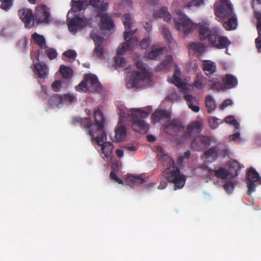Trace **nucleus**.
I'll list each match as a JSON object with an SVG mask.
<instances>
[{"mask_svg": "<svg viewBox=\"0 0 261 261\" xmlns=\"http://www.w3.org/2000/svg\"><path fill=\"white\" fill-rule=\"evenodd\" d=\"M216 16L222 21L228 19L223 22L224 28L228 31L235 29L237 25V19L233 14L232 8L229 0H220L217 1L214 5Z\"/></svg>", "mask_w": 261, "mask_h": 261, "instance_id": "obj_1", "label": "nucleus"}, {"mask_svg": "<svg viewBox=\"0 0 261 261\" xmlns=\"http://www.w3.org/2000/svg\"><path fill=\"white\" fill-rule=\"evenodd\" d=\"M94 120L95 124H92L89 118H86L81 121V126L87 129L88 134L93 137L101 134L102 138L106 137V132L104 131V125L106 120L100 110L97 109L94 112Z\"/></svg>", "mask_w": 261, "mask_h": 261, "instance_id": "obj_2", "label": "nucleus"}, {"mask_svg": "<svg viewBox=\"0 0 261 261\" xmlns=\"http://www.w3.org/2000/svg\"><path fill=\"white\" fill-rule=\"evenodd\" d=\"M136 66L138 69L142 70V72L133 71L132 73L126 82V87L128 88H140L146 86L150 82V76L147 71L145 65L139 61L136 63Z\"/></svg>", "mask_w": 261, "mask_h": 261, "instance_id": "obj_3", "label": "nucleus"}, {"mask_svg": "<svg viewBox=\"0 0 261 261\" xmlns=\"http://www.w3.org/2000/svg\"><path fill=\"white\" fill-rule=\"evenodd\" d=\"M163 175L169 182L174 184V190L181 189L185 186L186 177L180 174L179 169L175 165L166 168Z\"/></svg>", "mask_w": 261, "mask_h": 261, "instance_id": "obj_4", "label": "nucleus"}, {"mask_svg": "<svg viewBox=\"0 0 261 261\" xmlns=\"http://www.w3.org/2000/svg\"><path fill=\"white\" fill-rule=\"evenodd\" d=\"M131 112V119L133 120L132 128L133 130L142 134L147 133L149 129V127L143 119L148 116L149 113L140 110L135 109H132Z\"/></svg>", "mask_w": 261, "mask_h": 261, "instance_id": "obj_5", "label": "nucleus"}, {"mask_svg": "<svg viewBox=\"0 0 261 261\" xmlns=\"http://www.w3.org/2000/svg\"><path fill=\"white\" fill-rule=\"evenodd\" d=\"M100 88L97 77L89 73L84 75L83 80L75 87V89L81 92H94L98 91Z\"/></svg>", "mask_w": 261, "mask_h": 261, "instance_id": "obj_6", "label": "nucleus"}, {"mask_svg": "<svg viewBox=\"0 0 261 261\" xmlns=\"http://www.w3.org/2000/svg\"><path fill=\"white\" fill-rule=\"evenodd\" d=\"M108 7V3H102L96 15L97 17L100 18L99 26L102 31H111L115 26L112 18L106 12Z\"/></svg>", "mask_w": 261, "mask_h": 261, "instance_id": "obj_7", "label": "nucleus"}, {"mask_svg": "<svg viewBox=\"0 0 261 261\" xmlns=\"http://www.w3.org/2000/svg\"><path fill=\"white\" fill-rule=\"evenodd\" d=\"M175 28L179 31L182 32L185 35H188L196 29L194 24L186 15L181 14L174 19Z\"/></svg>", "mask_w": 261, "mask_h": 261, "instance_id": "obj_8", "label": "nucleus"}, {"mask_svg": "<svg viewBox=\"0 0 261 261\" xmlns=\"http://www.w3.org/2000/svg\"><path fill=\"white\" fill-rule=\"evenodd\" d=\"M246 182L248 188L247 194L251 196L256 187L261 184V177L254 168L251 167L248 170Z\"/></svg>", "mask_w": 261, "mask_h": 261, "instance_id": "obj_9", "label": "nucleus"}, {"mask_svg": "<svg viewBox=\"0 0 261 261\" xmlns=\"http://www.w3.org/2000/svg\"><path fill=\"white\" fill-rule=\"evenodd\" d=\"M231 42L226 36H222L220 31L217 29L216 32L210 37L209 44L219 49L226 48L228 47Z\"/></svg>", "mask_w": 261, "mask_h": 261, "instance_id": "obj_10", "label": "nucleus"}, {"mask_svg": "<svg viewBox=\"0 0 261 261\" xmlns=\"http://www.w3.org/2000/svg\"><path fill=\"white\" fill-rule=\"evenodd\" d=\"M135 34V32L125 31L124 33V39L125 42L121 43L117 49V54L118 55H123L125 54L126 50H131L134 47V43L136 42L132 38V36Z\"/></svg>", "mask_w": 261, "mask_h": 261, "instance_id": "obj_11", "label": "nucleus"}, {"mask_svg": "<svg viewBox=\"0 0 261 261\" xmlns=\"http://www.w3.org/2000/svg\"><path fill=\"white\" fill-rule=\"evenodd\" d=\"M101 134L97 135L92 137V141L95 140L97 144L101 147L103 153L106 158L111 156L112 153L113 144L110 142H105L107 140V135L105 138H102Z\"/></svg>", "mask_w": 261, "mask_h": 261, "instance_id": "obj_12", "label": "nucleus"}, {"mask_svg": "<svg viewBox=\"0 0 261 261\" xmlns=\"http://www.w3.org/2000/svg\"><path fill=\"white\" fill-rule=\"evenodd\" d=\"M211 144V139L205 136H198L194 138L191 143V148L195 151H201L209 146Z\"/></svg>", "mask_w": 261, "mask_h": 261, "instance_id": "obj_13", "label": "nucleus"}, {"mask_svg": "<svg viewBox=\"0 0 261 261\" xmlns=\"http://www.w3.org/2000/svg\"><path fill=\"white\" fill-rule=\"evenodd\" d=\"M202 129V123L198 121H193L187 126V130L183 135V139L191 138L200 133Z\"/></svg>", "mask_w": 261, "mask_h": 261, "instance_id": "obj_14", "label": "nucleus"}, {"mask_svg": "<svg viewBox=\"0 0 261 261\" xmlns=\"http://www.w3.org/2000/svg\"><path fill=\"white\" fill-rule=\"evenodd\" d=\"M184 125L182 122L178 119H173L170 122L165 125L164 131L166 133L172 135L180 132L184 129Z\"/></svg>", "mask_w": 261, "mask_h": 261, "instance_id": "obj_15", "label": "nucleus"}, {"mask_svg": "<svg viewBox=\"0 0 261 261\" xmlns=\"http://www.w3.org/2000/svg\"><path fill=\"white\" fill-rule=\"evenodd\" d=\"M50 14L46 10V8L44 5H40L37 7L35 14L34 19L38 23L47 22Z\"/></svg>", "mask_w": 261, "mask_h": 261, "instance_id": "obj_16", "label": "nucleus"}, {"mask_svg": "<svg viewBox=\"0 0 261 261\" xmlns=\"http://www.w3.org/2000/svg\"><path fill=\"white\" fill-rule=\"evenodd\" d=\"M196 28L198 29L199 38L201 41L207 40L208 43L210 42V37L215 33L217 29L210 30L206 24H196Z\"/></svg>", "mask_w": 261, "mask_h": 261, "instance_id": "obj_17", "label": "nucleus"}, {"mask_svg": "<svg viewBox=\"0 0 261 261\" xmlns=\"http://www.w3.org/2000/svg\"><path fill=\"white\" fill-rule=\"evenodd\" d=\"M86 25L87 23L83 18L76 17L68 21V30L71 32L75 33L78 30L84 28Z\"/></svg>", "mask_w": 261, "mask_h": 261, "instance_id": "obj_18", "label": "nucleus"}, {"mask_svg": "<svg viewBox=\"0 0 261 261\" xmlns=\"http://www.w3.org/2000/svg\"><path fill=\"white\" fill-rule=\"evenodd\" d=\"M157 151V156L159 161L165 166H172L175 165L174 161L167 154H166L163 150V148L160 146L156 147Z\"/></svg>", "mask_w": 261, "mask_h": 261, "instance_id": "obj_19", "label": "nucleus"}, {"mask_svg": "<svg viewBox=\"0 0 261 261\" xmlns=\"http://www.w3.org/2000/svg\"><path fill=\"white\" fill-rule=\"evenodd\" d=\"M18 15L20 19L25 23V27L29 25L34 19L32 11L28 9H22L18 11Z\"/></svg>", "mask_w": 261, "mask_h": 261, "instance_id": "obj_20", "label": "nucleus"}, {"mask_svg": "<svg viewBox=\"0 0 261 261\" xmlns=\"http://www.w3.org/2000/svg\"><path fill=\"white\" fill-rule=\"evenodd\" d=\"M184 98L190 109L194 112H198L199 111V102L195 97L187 94H184Z\"/></svg>", "mask_w": 261, "mask_h": 261, "instance_id": "obj_21", "label": "nucleus"}, {"mask_svg": "<svg viewBox=\"0 0 261 261\" xmlns=\"http://www.w3.org/2000/svg\"><path fill=\"white\" fill-rule=\"evenodd\" d=\"M170 117V113L165 110H156L152 115V119L156 122H160L163 119L166 121H169Z\"/></svg>", "mask_w": 261, "mask_h": 261, "instance_id": "obj_22", "label": "nucleus"}, {"mask_svg": "<svg viewBox=\"0 0 261 261\" xmlns=\"http://www.w3.org/2000/svg\"><path fill=\"white\" fill-rule=\"evenodd\" d=\"M202 69L205 74L207 75H209L216 72L217 66L215 62L210 60H205L203 61Z\"/></svg>", "mask_w": 261, "mask_h": 261, "instance_id": "obj_23", "label": "nucleus"}, {"mask_svg": "<svg viewBox=\"0 0 261 261\" xmlns=\"http://www.w3.org/2000/svg\"><path fill=\"white\" fill-rule=\"evenodd\" d=\"M224 86L225 90L236 87L238 85V80L233 75L227 74L224 79Z\"/></svg>", "mask_w": 261, "mask_h": 261, "instance_id": "obj_24", "label": "nucleus"}, {"mask_svg": "<svg viewBox=\"0 0 261 261\" xmlns=\"http://www.w3.org/2000/svg\"><path fill=\"white\" fill-rule=\"evenodd\" d=\"M34 68L37 71L38 77L40 79L45 77L48 74V69L47 66L45 64L40 63L34 65Z\"/></svg>", "mask_w": 261, "mask_h": 261, "instance_id": "obj_25", "label": "nucleus"}, {"mask_svg": "<svg viewBox=\"0 0 261 261\" xmlns=\"http://www.w3.org/2000/svg\"><path fill=\"white\" fill-rule=\"evenodd\" d=\"M63 102V96L58 94L52 95L48 100V105L53 108H58Z\"/></svg>", "mask_w": 261, "mask_h": 261, "instance_id": "obj_26", "label": "nucleus"}, {"mask_svg": "<svg viewBox=\"0 0 261 261\" xmlns=\"http://www.w3.org/2000/svg\"><path fill=\"white\" fill-rule=\"evenodd\" d=\"M257 18V29L259 36L255 39V45L259 52H261V13L256 14Z\"/></svg>", "mask_w": 261, "mask_h": 261, "instance_id": "obj_27", "label": "nucleus"}, {"mask_svg": "<svg viewBox=\"0 0 261 261\" xmlns=\"http://www.w3.org/2000/svg\"><path fill=\"white\" fill-rule=\"evenodd\" d=\"M153 16L155 18H163L165 21L167 22L171 20V15L168 12L166 8H162L155 11L153 13Z\"/></svg>", "mask_w": 261, "mask_h": 261, "instance_id": "obj_28", "label": "nucleus"}, {"mask_svg": "<svg viewBox=\"0 0 261 261\" xmlns=\"http://www.w3.org/2000/svg\"><path fill=\"white\" fill-rule=\"evenodd\" d=\"M190 49L194 51V53L198 55L202 54L204 50V45L203 43L199 42H193L189 45Z\"/></svg>", "mask_w": 261, "mask_h": 261, "instance_id": "obj_29", "label": "nucleus"}, {"mask_svg": "<svg viewBox=\"0 0 261 261\" xmlns=\"http://www.w3.org/2000/svg\"><path fill=\"white\" fill-rule=\"evenodd\" d=\"M32 38L40 48L46 47L45 39L43 36L34 33L32 36Z\"/></svg>", "mask_w": 261, "mask_h": 261, "instance_id": "obj_30", "label": "nucleus"}, {"mask_svg": "<svg viewBox=\"0 0 261 261\" xmlns=\"http://www.w3.org/2000/svg\"><path fill=\"white\" fill-rule=\"evenodd\" d=\"M172 60V57L171 55H168L165 59L157 66L155 69L156 71H160L162 69L168 68L170 66Z\"/></svg>", "mask_w": 261, "mask_h": 261, "instance_id": "obj_31", "label": "nucleus"}, {"mask_svg": "<svg viewBox=\"0 0 261 261\" xmlns=\"http://www.w3.org/2000/svg\"><path fill=\"white\" fill-rule=\"evenodd\" d=\"M214 173L215 175L218 178L224 179L228 176V172L226 169L223 167H220L217 170L208 169V173L212 174Z\"/></svg>", "mask_w": 261, "mask_h": 261, "instance_id": "obj_32", "label": "nucleus"}, {"mask_svg": "<svg viewBox=\"0 0 261 261\" xmlns=\"http://www.w3.org/2000/svg\"><path fill=\"white\" fill-rule=\"evenodd\" d=\"M204 154L205 159L212 158L213 160H216L218 157L217 147L215 146L210 148L204 152Z\"/></svg>", "mask_w": 261, "mask_h": 261, "instance_id": "obj_33", "label": "nucleus"}, {"mask_svg": "<svg viewBox=\"0 0 261 261\" xmlns=\"http://www.w3.org/2000/svg\"><path fill=\"white\" fill-rule=\"evenodd\" d=\"M126 135L125 127L123 125L118 126L115 129V139L117 141H121Z\"/></svg>", "mask_w": 261, "mask_h": 261, "instance_id": "obj_34", "label": "nucleus"}, {"mask_svg": "<svg viewBox=\"0 0 261 261\" xmlns=\"http://www.w3.org/2000/svg\"><path fill=\"white\" fill-rule=\"evenodd\" d=\"M205 106L208 113H210L216 108V105L212 96L208 95L205 97Z\"/></svg>", "mask_w": 261, "mask_h": 261, "instance_id": "obj_35", "label": "nucleus"}, {"mask_svg": "<svg viewBox=\"0 0 261 261\" xmlns=\"http://www.w3.org/2000/svg\"><path fill=\"white\" fill-rule=\"evenodd\" d=\"M122 21L123 23L124 24V28L126 30L125 31L126 32H129V30L131 28V25L133 23L132 19L131 18L130 15L129 14L126 13L125 14L122 16ZM133 32H135V33L136 31V30L133 31Z\"/></svg>", "mask_w": 261, "mask_h": 261, "instance_id": "obj_36", "label": "nucleus"}, {"mask_svg": "<svg viewBox=\"0 0 261 261\" xmlns=\"http://www.w3.org/2000/svg\"><path fill=\"white\" fill-rule=\"evenodd\" d=\"M240 170V164L237 161L232 162L229 168L230 174L232 176H237L239 175Z\"/></svg>", "mask_w": 261, "mask_h": 261, "instance_id": "obj_37", "label": "nucleus"}, {"mask_svg": "<svg viewBox=\"0 0 261 261\" xmlns=\"http://www.w3.org/2000/svg\"><path fill=\"white\" fill-rule=\"evenodd\" d=\"M60 71L64 79H68L72 76V70L69 67L61 65L60 67Z\"/></svg>", "mask_w": 261, "mask_h": 261, "instance_id": "obj_38", "label": "nucleus"}, {"mask_svg": "<svg viewBox=\"0 0 261 261\" xmlns=\"http://www.w3.org/2000/svg\"><path fill=\"white\" fill-rule=\"evenodd\" d=\"M169 82L172 83L173 84L175 85L178 88L183 90L186 88V84H185L182 81L180 77H173L168 79Z\"/></svg>", "mask_w": 261, "mask_h": 261, "instance_id": "obj_39", "label": "nucleus"}, {"mask_svg": "<svg viewBox=\"0 0 261 261\" xmlns=\"http://www.w3.org/2000/svg\"><path fill=\"white\" fill-rule=\"evenodd\" d=\"M90 37L94 41L95 46L96 45H102L103 41V38L97 34L94 31H92L90 33Z\"/></svg>", "mask_w": 261, "mask_h": 261, "instance_id": "obj_40", "label": "nucleus"}, {"mask_svg": "<svg viewBox=\"0 0 261 261\" xmlns=\"http://www.w3.org/2000/svg\"><path fill=\"white\" fill-rule=\"evenodd\" d=\"M90 37L94 41L95 46L96 45H102L103 41V38L97 34L94 31H92L90 33Z\"/></svg>", "mask_w": 261, "mask_h": 261, "instance_id": "obj_41", "label": "nucleus"}, {"mask_svg": "<svg viewBox=\"0 0 261 261\" xmlns=\"http://www.w3.org/2000/svg\"><path fill=\"white\" fill-rule=\"evenodd\" d=\"M165 49V47L155 48L149 52L148 57L151 60L155 59Z\"/></svg>", "mask_w": 261, "mask_h": 261, "instance_id": "obj_42", "label": "nucleus"}, {"mask_svg": "<svg viewBox=\"0 0 261 261\" xmlns=\"http://www.w3.org/2000/svg\"><path fill=\"white\" fill-rule=\"evenodd\" d=\"M94 53L98 58L104 59L105 49L102 45H96Z\"/></svg>", "mask_w": 261, "mask_h": 261, "instance_id": "obj_43", "label": "nucleus"}, {"mask_svg": "<svg viewBox=\"0 0 261 261\" xmlns=\"http://www.w3.org/2000/svg\"><path fill=\"white\" fill-rule=\"evenodd\" d=\"M114 62L116 69L118 67H123L126 64L125 59L121 57H115Z\"/></svg>", "mask_w": 261, "mask_h": 261, "instance_id": "obj_44", "label": "nucleus"}, {"mask_svg": "<svg viewBox=\"0 0 261 261\" xmlns=\"http://www.w3.org/2000/svg\"><path fill=\"white\" fill-rule=\"evenodd\" d=\"M225 122L233 125L236 129L239 128V124L232 116H228L225 118Z\"/></svg>", "mask_w": 261, "mask_h": 261, "instance_id": "obj_45", "label": "nucleus"}, {"mask_svg": "<svg viewBox=\"0 0 261 261\" xmlns=\"http://www.w3.org/2000/svg\"><path fill=\"white\" fill-rule=\"evenodd\" d=\"M2 4L0 8L5 11H8L12 6L13 0H0Z\"/></svg>", "mask_w": 261, "mask_h": 261, "instance_id": "obj_46", "label": "nucleus"}, {"mask_svg": "<svg viewBox=\"0 0 261 261\" xmlns=\"http://www.w3.org/2000/svg\"><path fill=\"white\" fill-rule=\"evenodd\" d=\"M205 79L202 77L197 76L196 80L194 83V86L198 89H201L203 88L204 82Z\"/></svg>", "mask_w": 261, "mask_h": 261, "instance_id": "obj_47", "label": "nucleus"}, {"mask_svg": "<svg viewBox=\"0 0 261 261\" xmlns=\"http://www.w3.org/2000/svg\"><path fill=\"white\" fill-rule=\"evenodd\" d=\"M223 188L227 193H231L234 188V184L231 181H227L223 185Z\"/></svg>", "mask_w": 261, "mask_h": 261, "instance_id": "obj_48", "label": "nucleus"}, {"mask_svg": "<svg viewBox=\"0 0 261 261\" xmlns=\"http://www.w3.org/2000/svg\"><path fill=\"white\" fill-rule=\"evenodd\" d=\"M222 121L216 117H211L209 119V123L212 128H216Z\"/></svg>", "mask_w": 261, "mask_h": 261, "instance_id": "obj_49", "label": "nucleus"}, {"mask_svg": "<svg viewBox=\"0 0 261 261\" xmlns=\"http://www.w3.org/2000/svg\"><path fill=\"white\" fill-rule=\"evenodd\" d=\"M211 88L213 90H216L218 91L225 90L224 84L222 83L221 82H216L212 83L211 86Z\"/></svg>", "mask_w": 261, "mask_h": 261, "instance_id": "obj_50", "label": "nucleus"}, {"mask_svg": "<svg viewBox=\"0 0 261 261\" xmlns=\"http://www.w3.org/2000/svg\"><path fill=\"white\" fill-rule=\"evenodd\" d=\"M130 180L135 184H143L146 181V180L141 175L132 176L130 177Z\"/></svg>", "mask_w": 261, "mask_h": 261, "instance_id": "obj_51", "label": "nucleus"}, {"mask_svg": "<svg viewBox=\"0 0 261 261\" xmlns=\"http://www.w3.org/2000/svg\"><path fill=\"white\" fill-rule=\"evenodd\" d=\"M45 53L50 60H53L57 56V53L56 50L53 48H49L47 49Z\"/></svg>", "mask_w": 261, "mask_h": 261, "instance_id": "obj_52", "label": "nucleus"}, {"mask_svg": "<svg viewBox=\"0 0 261 261\" xmlns=\"http://www.w3.org/2000/svg\"><path fill=\"white\" fill-rule=\"evenodd\" d=\"M63 97L64 102L68 104L72 103L75 99V96L70 93L64 94Z\"/></svg>", "mask_w": 261, "mask_h": 261, "instance_id": "obj_53", "label": "nucleus"}, {"mask_svg": "<svg viewBox=\"0 0 261 261\" xmlns=\"http://www.w3.org/2000/svg\"><path fill=\"white\" fill-rule=\"evenodd\" d=\"M28 43V40L26 38L21 39L17 43V47L21 51H24L27 47Z\"/></svg>", "mask_w": 261, "mask_h": 261, "instance_id": "obj_54", "label": "nucleus"}, {"mask_svg": "<svg viewBox=\"0 0 261 261\" xmlns=\"http://www.w3.org/2000/svg\"><path fill=\"white\" fill-rule=\"evenodd\" d=\"M63 55L69 59H75L76 57L77 54L74 50L68 49L64 52Z\"/></svg>", "mask_w": 261, "mask_h": 261, "instance_id": "obj_55", "label": "nucleus"}, {"mask_svg": "<svg viewBox=\"0 0 261 261\" xmlns=\"http://www.w3.org/2000/svg\"><path fill=\"white\" fill-rule=\"evenodd\" d=\"M162 32L165 38L169 42H171L172 38L169 30L166 27H163Z\"/></svg>", "mask_w": 261, "mask_h": 261, "instance_id": "obj_56", "label": "nucleus"}, {"mask_svg": "<svg viewBox=\"0 0 261 261\" xmlns=\"http://www.w3.org/2000/svg\"><path fill=\"white\" fill-rule=\"evenodd\" d=\"M110 177L111 179L115 180L119 184L124 185V182L122 179L117 177L116 173L114 171H111L110 174Z\"/></svg>", "mask_w": 261, "mask_h": 261, "instance_id": "obj_57", "label": "nucleus"}, {"mask_svg": "<svg viewBox=\"0 0 261 261\" xmlns=\"http://www.w3.org/2000/svg\"><path fill=\"white\" fill-rule=\"evenodd\" d=\"M151 42V39L149 37L148 38H143V40L140 42V46L142 48H146L148 45H149Z\"/></svg>", "mask_w": 261, "mask_h": 261, "instance_id": "obj_58", "label": "nucleus"}, {"mask_svg": "<svg viewBox=\"0 0 261 261\" xmlns=\"http://www.w3.org/2000/svg\"><path fill=\"white\" fill-rule=\"evenodd\" d=\"M203 4V0H192L189 2L187 7L190 8L193 6L198 7Z\"/></svg>", "mask_w": 261, "mask_h": 261, "instance_id": "obj_59", "label": "nucleus"}, {"mask_svg": "<svg viewBox=\"0 0 261 261\" xmlns=\"http://www.w3.org/2000/svg\"><path fill=\"white\" fill-rule=\"evenodd\" d=\"M89 4L92 6L94 8H97L98 9V11H99V9L100 7V5L102 3H105L104 2H102L100 3V0H89Z\"/></svg>", "mask_w": 261, "mask_h": 261, "instance_id": "obj_60", "label": "nucleus"}, {"mask_svg": "<svg viewBox=\"0 0 261 261\" xmlns=\"http://www.w3.org/2000/svg\"><path fill=\"white\" fill-rule=\"evenodd\" d=\"M51 87L54 91H59L62 87L61 82L60 81H55L52 83Z\"/></svg>", "mask_w": 261, "mask_h": 261, "instance_id": "obj_61", "label": "nucleus"}, {"mask_svg": "<svg viewBox=\"0 0 261 261\" xmlns=\"http://www.w3.org/2000/svg\"><path fill=\"white\" fill-rule=\"evenodd\" d=\"M232 104V101L231 99H227L225 100L223 102L220 106L221 110L224 109L227 106H230Z\"/></svg>", "mask_w": 261, "mask_h": 261, "instance_id": "obj_62", "label": "nucleus"}, {"mask_svg": "<svg viewBox=\"0 0 261 261\" xmlns=\"http://www.w3.org/2000/svg\"><path fill=\"white\" fill-rule=\"evenodd\" d=\"M74 7L76 8L77 11H81L84 9V4L80 0H78L77 2H74Z\"/></svg>", "mask_w": 261, "mask_h": 261, "instance_id": "obj_63", "label": "nucleus"}, {"mask_svg": "<svg viewBox=\"0 0 261 261\" xmlns=\"http://www.w3.org/2000/svg\"><path fill=\"white\" fill-rule=\"evenodd\" d=\"M230 139L232 141H238L239 142H241L242 139L240 138V133H236L230 136Z\"/></svg>", "mask_w": 261, "mask_h": 261, "instance_id": "obj_64", "label": "nucleus"}]
</instances>
